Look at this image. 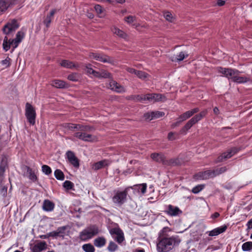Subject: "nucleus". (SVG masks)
<instances>
[{
    "label": "nucleus",
    "instance_id": "nucleus-57",
    "mask_svg": "<svg viewBox=\"0 0 252 252\" xmlns=\"http://www.w3.org/2000/svg\"><path fill=\"white\" fill-rule=\"evenodd\" d=\"M11 59L7 57L6 58L1 61V63L2 65H4L6 67H9L10 65Z\"/></svg>",
    "mask_w": 252,
    "mask_h": 252
},
{
    "label": "nucleus",
    "instance_id": "nucleus-45",
    "mask_svg": "<svg viewBox=\"0 0 252 252\" xmlns=\"http://www.w3.org/2000/svg\"><path fill=\"white\" fill-rule=\"evenodd\" d=\"M192 116V115L191 113L189 112V111H186V112L184 113L183 114L181 115L179 117V119L181 120V121H185L188 119L189 118Z\"/></svg>",
    "mask_w": 252,
    "mask_h": 252
},
{
    "label": "nucleus",
    "instance_id": "nucleus-52",
    "mask_svg": "<svg viewBox=\"0 0 252 252\" xmlns=\"http://www.w3.org/2000/svg\"><path fill=\"white\" fill-rule=\"evenodd\" d=\"M10 41L11 42V46H12V47L11 51V52H12L15 50V49L18 46L20 42H19V41H17L15 39H10Z\"/></svg>",
    "mask_w": 252,
    "mask_h": 252
},
{
    "label": "nucleus",
    "instance_id": "nucleus-61",
    "mask_svg": "<svg viewBox=\"0 0 252 252\" xmlns=\"http://www.w3.org/2000/svg\"><path fill=\"white\" fill-rule=\"evenodd\" d=\"M169 228L168 227H164L162 228V229L159 233V235H166L164 234V233L166 232L167 231H169Z\"/></svg>",
    "mask_w": 252,
    "mask_h": 252
},
{
    "label": "nucleus",
    "instance_id": "nucleus-17",
    "mask_svg": "<svg viewBox=\"0 0 252 252\" xmlns=\"http://www.w3.org/2000/svg\"><path fill=\"white\" fill-rule=\"evenodd\" d=\"M109 88L111 90L119 93H124L126 91L125 89L123 86L114 80H111L110 82Z\"/></svg>",
    "mask_w": 252,
    "mask_h": 252
},
{
    "label": "nucleus",
    "instance_id": "nucleus-2",
    "mask_svg": "<svg viewBox=\"0 0 252 252\" xmlns=\"http://www.w3.org/2000/svg\"><path fill=\"white\" fill-rule=\"evenodd\" d=\"M130 188L132 187H126L124 190H115L112 198L113 203L119 206L124 204L127 200L128 191Z\"/></svg>",
    "mask_w": 252,
    "mask_h": 252
},
{
    "label": "nucleus",
    "instance_id": "nucleus-48",
    "mask_svg": "<svg viewBox=\"0 0 252 252\" xmlns=\"http://www.w3.org/2000/svg\"><path fill=\"white\" fill-rule=\"evenodd\" d=\"M63 127L64 128L70 130H76V124L71 123H64L63 125Z\"/></svg>",
    "mask_w": 252,
    "mask_h": 252
},
{
    "label": "nucleus",
    "instance_id": "nucleus-13",
    "mask_svg": "<svg viewBox=\"0 0 252 252\" xmlns=\"http://www.w3.org/2000/svg\"><path fill=\"white\" fill-rule=\"evenodd\" d=\"M74 137L85 142H94L96 140V137L86 132H77L74 134Z\"/></svg>",
    "mask_w": 252,
    "mask_h": 252
},
{
    "label": "nucleus",
    "instance_id": "nucleus-4",
    "mask_svg": "<svg viewBox=\"0 0 252 252\" xmlns=\"http://www.w3.org/2000/svg\"><path fill=\"white\" fill-rule=\"evenodd\" d=\"M25 116L30 125L33 126L35 124L36 112L34 107L29 103L26 104Z\"/></svg>",
    "mask_w": 252,
    "mask_h": 252
},
{
    "label": "nucleus",
    "instance_id": "nucleus-44",
    "mask_svg": "<svg viewBox=\"0 0 252 252\" xmlns=\"http://www.w3.org/2000/svg\"><path fill=\"white\" fill-rule=\"evenodd\" d=\"M185 58V55L184 52H181L176 57H173L171 58L172 61L180 62L183 61Z\"/></svg>",
    "mask_w": 252,
    "mask_h": 252
},
{
    "label": "nucleus",
    "instance_id": "nucleus-37",
    "mask_svg": "<svg viewBox=\"0 0 252 252\" xmlns=\"http://www.w3.org/2000/svg\"><path fill=\"white\" fill-rule=\"evenodd\" d=\"M82 250L85 252H94L95 248L91 243L85 244L82 247Z\"/></svg>",
    "mask_w": 252,
    "mask_h": 252
},
{
    "label": "nucleus",
    "instance_id": "nucleus-1",
    "mask_svg": "<svg viewBox=\"0 0 252 252\" xmlns=\"http://www.w3.org/2000/svg\"><path fill=\"white\" fill-rule=\"evenodd\" d=\"M180 239L176 236L167 237L159 235L158 238L157 250L158 252H168L179 245Z\"/></svg>",
    "mask_w": 252,
    "mask_h": 252
},
{
    "label": "nucleus",
    "instance_id": "nucleus-59",
    "mask_svg": "<svg viewBox=\"0 0 252 252\" xmlns=\"http://www.w3.org/2000/svg\"><path fill=\"white\" fill-rule=\"evenodd\" d=\"M207 180L210 178H214V174L212 170H207L205 171Z\"/></svg>",
    "mask_w": 252,
    "mask_h": 252
},
{
    "label": "nucleus",
    "instance_id": "nucleus-42",
    "mask_svg": "<svg viewBox=\"0 0 252 252\" xmlns=\"http://www.w3.org/2000/svg\"><path fill=\"white\" fill-rule=\"evenodd\" d=\"M165 113L163 112L155 111L152 112L151 113V119L159 118L163 117Z\"/></svg>",
    "mask_w": 252,
    "mask_h": 252
},
{
    "label": "nucleus",
    "instance_id": "nucleus-11",
    "mask_svg": "<svg viewBox=\"0 0 252 252\" xmlns=\"http://www.w3.org/2000/svg\"><path fill=\"white\" fill-rule=\"evenodd\" d=\"M8 158L6 155H3L0 162V187H1V184L3 180V176L6 169L8 168Z\"/></svg>",
    "mask_w": 252,
    "mask_h": 252
},
{
    "label": "nucleus",
    "instance_id": "nucleus-20",
    "mask_svg": "<svg viewBox=\"0 0 252 252\" xmlns=\"http://www.w3.org/2000/svg\"><path fill=\"white\" fill-rule=\"evenodd\" d=\"M51 85L58 89H65L69 87V85L65 81L59 79H55L51 81Z\"/></svg>",
    "mask_w": 252,
    "mask_h": 252
},
{
    "label": "nucleus",
    "instance_id": "nucleus-40",
    "mask_svg": "<svg viewBox=\"0 0 252 252\" xmlns=\"http://www.w3.org/2000/svg\"><path fill=\"white\" fill-rule=\"evenodd\" d=\"M98 76L96 77L98 78H110L111 77V74L109 72L102 70L101 72H98Z\"/></svg>",
    "mask_w": 252,
    "mask_h": 252
},
{
    "label": "nucleus",
    "instance_id": "nucleus-23",
    "mask_svg": "<svg viewBox=\"0 0 252 252\" xmlns=\"http://www.w3.org/2000/svg\"><path fill=\"white\" fill-rule=\"evenodd\" d=\"M25 169L27 170V173L28 175V177L29 179L33 182H36L38 181V178L35 174L34 171L29 166L26 165L25 166Z\"/></svg>",
    "mask_w": 252,
    "mask_h": 252
},
{
    "label": "nucleus",
    "instance_id": "nucleus-24",
    "mask_svg": "<svg viewBox=\"0 0 252 252\" xmlns=\"http://www.w3.org/2000/svg\"><path fill=\"white\" fill-rule=\"evenodd\" d=\"M55 204L49 200H45L42 205V209L46 212H51L54 210Z\"/></svg>",
    "mask_w": 252,
    "mask_h": 252
},
{
    "label": "nucleus",
    "instance_id": "nucleus-27",
    "mask_svg": "<svg viewBox=\"0 0 252 252\" xmlns=\"http://www.w3.org/2000/svg\"><path fill=\"white\" fill-rule=\"evenodd\" d=\"M60 64L62 66H63L66 68H73L79 67V65L78 64H76L72 62L65 60L62 61V62L60 63Z\"/></svg>",
    "mask_w": 252,
    "mask_h": 252
},
{
    "label": "nucleus",
    "instance_id": "nucleus-30",
    "mask_svg": "<svg viewBox=\"0 0 252 252\" xmlns=\"http://www.w3.org/2000/svg\"><path fill=\"white\" fill-rule=\"evenodd\" d=\"M56 11L57 10L56 9H52L50 11L49 14L47 15L46 19L44 20L43 23L47 28H48L50 26L54 15L56 12Z\"/></svg>",
    "mask_w": 252,
    "mask_h": 252
},
{
    "label": "nucleus",
    "instance_id": "nucleus-64",
    "mask_svg": "<svg viewBox=\"0 0 252 252\" xmlns=\"http://www.w3.org/2000/svg\"><path fill=\"white\" fill-rule=\"evenodd\" d=\"M126 70L129 73H130L131 74H136V72L137 70L135 69L134 68H131V67H126Z\"/></svg>",
    "mask_w": 252,
    "mask_h": 252
},
{
    "label": "nucleus",
    "instance_id": "nucleus-35",
    "mask_svg": "<svg viewBox=\"0 0 252 252\" xmlns=\"http://www.w3.org/2000/svg\"><path fill=\"white\" fill-rule=\"evenodd\" d=\"M80 74L77 72L72 73L67 76V79L73 82H77L80 78Z\"/></svg>",
    "mask_w": 252,
    "mask_h": 252
},
{
    "label": "nucleus",
    "instance_id": "nucleus-9",
    "mask_svg": "<svg viewBox=\"0 0 252 252\" xmlns=\"http://www.w3.org/2000/svg\"><path fill=\"white\" fill-rule=\"evenodd\" d=\"M145 100H148L150 102H164L167 100L166 96L164 94H145Z\"/></svg>",
    "mask_w": 252,
    "mask_h": 252
},
{
    "label": "nucleus",
    "instance_id": "nucleus-46",
    "mask_svg": "<svg viewBox=\"0 0 252 252\" xmlns=\"http://www.w3.org/2000/svg\"><path fill=\"white\" fill-rule=\"evenodd\" d=\"M41 170L46 175H49L52 173L51 167L47 165H43L41 167Z\"/></svg>",
    "mask_w": 252,
    "mask_h": 252
},
{
    "label": "nucleus",
    "instance_id": "nucleus-34",
    "mask_svg": "<svg viewBox=\"0 0 252 252\" xmlns=\"http://www.w3.org/2000/svg\"><path fill=\"white\" fill-rule=\"evenodd\" d=\"M193 178L196 181L207 180L205 171L199 172L197 173L194 174L193 176Z\"/></svg>",
    "mask_w": 252,
    "mask_h": 252
},
{
    "label": "nucleus",
    "instance_id": "nucleus-62",
    "mask_svg": "<svg viewBox=\"0 0 252 252\" xmlns=\"http://www.w3.org/2000/svg\"><path fill=\"white\" fill-rule=\"evenodd\" d=\"M182 122H183V121H181V120L178 117L177 119V122L172 124V127H175L179 126Z\"/></svg>",
    "mask_w": 252,
    "mask_h": 252
},
{
    "label": "nucleus",
    "instance_id": "nucleus-51",
    "mask_svg": "<svg viewBox=\"0 0 252 252\" xmlns=\"http://www.w3.org/2000/svg\"><path fill=\"white\" fill-rule=\"evenodd\" d=\"M204 188V185H198L192 189V192L194 194H197L201 191Z\"/></svg>",
    "mask_w": 252,
    "mask_h": 252
},
{
    "label": "nucleus",
    "instance_id": "nucleus-49",
    "mask_svg": "<svg viewBox=\"0 0 252 252\" xmlns=\"http://www.w3.org/2000/svg\"><path fill=\"white\" fill-rule=\"evenodd\" d=\"M118 249V246L113 241H111L107 247V249L111 252L115 251Z\"/></svg>",
    "mask_w": 252,
    "mask_h": 252
},
{
    "label": "nucleus",
    "instance_id": "nucleus-10",
    "mask_svg": "<svg viewBox=\"0 0 252 252\" xmlns=\"http://www.w3.org/2000/svg\"><path fill=\"white\" fill-rule=\"evenodd\" d=\"M17 3V0H0V15Z\"/></svg>",
    "mask_w": 252,
    "mask_h": 252
},
{
    "label": "nucleus",
    "instance_id": "nucleus-36",
    "mask_svg": "<svg viewBox=\"0 0 252 252\" xmlns=\"http://www.w3.org/2000/svg\"><path fill=\"white\" fill-rule=\"evenodd\" d=\"M11 47V42L10 41V39H8L7 36H5L4 38L3 43H2V47L3 49L5 51H8Z\"/></svg>",
    "mask_w": 252,
    "mask_h": 252
},
{
    "label": "nucleus",
    "instance_id": "nucleus-15",
    "mask_svg": "<svg viewBox=\"0 0 252 252\" xmlns=\"http://www.w3.org/2000/svg\"><path fill=\"white\" fill-rule=\"evenodd\" d=\"M164 212L171 217L179 216L182 214V211L177 206H174L171 204L166 206V210Z\"/></svg>",
    "mask_w": 252,
    "mask_h": 252
},
{
    "label": "nucleus",
    "instance_id": "nucleus-50",
    "mask_svg": "<svg viewBox=\"0 0 252 252\" xmlns=\"http://www.w3.org/2000/svg\"><path fill=\"white\" fill-rule=\"evenodd\" d=\"M169 164L171 165H179L181 164V161L178 158H171L169 160Z\"/></svg>",
    "mask_w": 252,
    "mask_h": 252
},
{
    "label": "nucleus",
    "instance_id": "nucleus-31",
    "mask_svg": "<svg viewBox=\"0 0 252 252\" xmlns=\"http://www.w3.org/2000/svg\"><path fill=\"white\" fill-rule=\"evenodd\" d=\"M131 189L137 190L138 192H141V193L143 194L146 191L147 184L146 183H143L141 184L135 185H134Z\"/></svg>",
    "mask_w": 252,
    "mask_h": 252
},
{
    "label": "nucleus",
    "instance_id": "nucleus-43",
    "mask_svg": "<svg viewBox=\"0 0 252 252\" xmlns=\"http://www.w3.org/2000/svg\"><path fill=\"white\" fill-rule=\"evenodd\" d=\"M252 249V242L244 243L242 246V249L244 252L249 251Z\"/></svg>",
    "mask_w": 252,
    "mask_h": 252
},
{
    "label": "nucleus",
    "instance_id": "nucleus-12",
    "mask_svg": "<svg viewBox=\"0 0 252 252\" xmlns=\"http://www.w3.org/2000/svg\"><path fill=\"white\" fill-rule=\"evenodd\" d=\"M65 155L68 162L75 168H79L80 166L79 159L76 157L74 152L68 151Z\"/></svg>",
    "mask_w": 252,
    "mask_h": 252
},
{
    "label": "nucleus",
    "instance_id": "nucleus-26",
    "mask_svg": "<svg viewBox=\"0 0 252 252\" xmlns=\"http://www.w3.org/2000/svg\"><path fill=\"white\" fill-rule=\"evenodd\" d=\"M207 114V110H205L202 111L200 113L195 115L190 120L191 121L193 124L195 125L196 123L200 121L203 118H204Z\"/></svg>",
    "mask_w": 252,
    "mask_h": 252
},
{
    "label": "nucleus",
    "instance_id": "nucleus-6",
    "mask_svg": "<svg viewBox=\"0 0 252 252\" xmlns=\"http://www.w3.org/2000/svg\"><path fill=\"white\" fill-rule=\"evenodd\" d=\"M238 151L239 150L237 148L232 147L218 156V157L215 160L214 162L215 163H218L223 162V161L231 158L232 156L237 153Z\"/></svg>",
    "mask_w": 252,
    "mask_h": 252
},
{
    "label": "nucleus",
    "instance_id": "nucleus-19",
    "mask_svg": "<svg viewBox=\"0 0 252 252\" xmlns=\"http://www.w3.org/2000/svg\"><path fill=\"white\" fill-rule=\"evenodd\" d=\"M47 245L45 241H40L32 247V252H41L47 249Z\"/></svg>",
    "mask_w": 252,
    "mask_h": 252
},
{
    "label": "nucleus",
    "instance_id": "nucleus-5",
    "mask_svg": "<svg viewBox=\"0 0 252 252\" xmlns=\"http://www.w3.org/2000/svg\"><path fill=\"white\" fill-rule=\"evenodd\" d=\"M20 26V24L16 19L9 21L3 27L2 32L6 35H9L14 33Z\"/></svg>",
    "mask_w": 252,
    "mask_h": 252
},
{
    "label": "nucleus",
    "instance_id": "nucleus-14",
    "mask_svg": "<svg viewBox=\"0 0 252 252\" xmlns=\"http://www.w3.org/2000/svg\"><path fill=\"white\" fill-rule=\"evenodd\" d=\"M67 228V225L59 227L56 231L48 233V236L53 238L61 237L63 238L65 234V230Z\"/></svg>",
    "mask_w": 252,
    "mask_h": 252
},
{
    "label": "nucleus",
    "instance_id": "nucleus-55",
    "mask_svg": "<svg viewBox=\"0 0 252 252\" xmlns=\"http://www.w3.org/2000/svg\"><path fill=\"white\" fill-rule=\"evenodd\" d=\"M94 8L97 14L99 15L102 14L103 12L104 9L103 7L99 4H96L94 6Z\"/></svg>",
    "mask_w": 252,
    "mask_h": 252
},
{
    "label": "nucleus",
    "instance_id": "nucleus-25",
    "mask_svg": "<svg viewBox=\"0 0 252 252\" xmlns=\"http://www.w3.org/2000/svg\"><path fill=\"white\" fill-rule=\"evenodd\" d=\"M111 31L114 34L117 35L120 38L126 39L127 37V35L125 32L115 26L112 27Z\"/></svg>",
    "mask_w": 252,
    "mask_h": 252
},
{
    "label": "nucleus",
    "instance_id": "nucleus-8",
    "mask_svg": "<svg viewBox=\"0 0 252 252\" xmlns=\"http://www.w3.org/2000/svg\"><path fill=\"white\" fill-rule=\"evenodd\" d=\"M89 57L102 63H108L111 64L114 63L113 59L110 57L103 54H98L95 53H91Z\"/></svg>",
    "mask_w": 252,
    "mask_h": 252
},
{
    "label": "nucleus",
    "instance_id": "nucleus-63",
    "mask_svg": "<svg viewBox=\"0 0 252 252\" xmlns=\"http://www.w3.org/2000/svg\"><path fill=\"white\" fill-rule=\"evenodd\" d=\"M168 139L169 140H174L175 139V138L174 137V133L173 132H170L168 134Z\"/></svg>",
    "mask_w": 252,
    "mask_h": 252
},
{
    "label": "nucleus",
    "instance_id": "nucleus-38",
    "mask_svg": "<svg viewBox=\"0 0 252 252\" xmlns=\"http://www.w3.org/2000/svg\"><path fill=\"white\" fill-rule=\"evenodd\" d=\"M54 175L55 178L58 180L63 181L64 179V175L60 169H56L54 172Z\"/></svg>",
    "mask_w": 252,
    "mask_h": 252
},
{
    "label": "nucleus",
    "instance_id": "nucleus-21",
    "mask_svg": "<svg viewBox=\"0 0 252 252\" xmlns=\"http://www.w3.org/2000/svg\"><path fill=\"white\" fill-rule=\"evenodd\" d=\"M151 158L154 161L159 162L162 163L163 164H166V158L164 155L161 153H152L151 155Z\"/></svg>",
    "mask_w": 252,
    "mask_h": 252
},
{
    "label": "nucleus",
    "instance_id": "nucleus-39",
    "mask_svg": "<svg viewBox=\"0 0 252 252\" xmlns=\"http://www.w3.org/2000/svg\"><path fill=\"white\" fill-rule=\"evenodd\" d=\"M145 94L144 95H133L129 97V99L142 102L145 101Z\"/></svg>",
    "mask_w": 252,
    "mask_h": 252
},
{
    "label": "nucleus",
    "instance_id": "nucleus-3",
    "mask_svg": "<svg viewBox=\"0 0 252 252\" xmlns=\"http://www.w3.org/2000/svg\"><path fill=\"white\" fill-rule=\"evenodd\" d=\"M99 232L98 228L95 225H91L80 232L79 238L83 241L91 239Z\"/></svg>",
    "mask_w": 252,
    "mask_h": 252
},
{
    "label": "nucleus",
    "instance_id": "nucleus-28",
    "mask_svg": "<svg viewBox=\"0 0 252 252\" xmlns=\"http://www.w3.org/2000/svg\"><path fill=\"white\" fill-rule=\"evenodd\" d=\"M106 240L104 237H98L94 241V245L97 248H101L105 245Z\"/></svg>",
    "mask_w": 252,
    "mask_h": 252
},
{
    "label": "nucleus",
    "instance_id": "nucleus-54",
    "mask_svg": "<svg viewBox=\"0 0 252 252\" xmlns=\"http://www.w3.org/2000/svg\"><path fill=\"white\" fill-rule=\"evenodd\" d=\"M25 33L24 32L21 31H19L17 32L16 37L14 38L15 39L17 40V41H19V42H21L23 39L24 37Z\"/></svg>",
    "mask_w": 252,
    "mask_h": 252
},
{
    "label": "nucleus",
    "instance_id": "nucleus-18",
    "mask_svg": "<svg viewBox=\"0 0 252 252\" xmlns=\"http://www.w3.org/2000/svg\"><path fill=\"white\" fill-rule=\"evenodd\" d=\"M227 228V225H223L220 227L216 228L211 231H207L206 233L208 234L209 236H216L225 232Z\"/></svg>",
    "mask_w": 252,
    "mask_h": 252
},
{
    "label": "nucleus",
    "instance_id": "nucleus-22",
    "mask_svg": "<svg viewBox=\"0 0 252 252\" xmlns=\"http://www.w3.org/2000/svg\"><path fill=\"white\" fill-rule=\"evenodd\" d=\"M109 164V160L104 159L94 163L92 165V168L94 170H98L108 166Z\"/></svg>",
    "mask_w": 252,
    "mask_h": 252
},
{
    "label": "nucleus",
    "instance_id": "nucleus-41",
    "mask_svg": "<svg viewBox=\"0 0 252 252\" xmlns=\"http://www.w3.org/2000/svg\"><path fill=\"white\" fill-rule=\"evenodd\" d=\"M63 187L67 190L73 189L74 184L70 181L66 180L63 184Z\"/></svg>",
    "mask_w": 252,
    "mask_h": 252
},
{
    "label": "nucleus",
    "instance_id": "nucleus-56",
    "mask_svg": "<svg viewBox=\"0 0 252 252\" xmlns=\"http://www.w3.org/2000/svg\"><path fill=\"white\" fill-rule=\"evenodd\" d=\"M164 17L166 19V20L169 22H172L173 19V16L172 14L168 12H165L163 14Z\"/></svg>",
    "mask_w": 252,
    "mask_h": 252
},
{
    "label": "nucleus",
    "instance_id": "nucleus-47",
    "mask_svg": "<svg viewBox=\"0 0 252 252\" xmlns=\"http://www.w3.org/2000/svg\"><path fill=\"white\" fill-rule=\"evenodd\" d=\"M76 130H80V131H89L90 130L91 128L88 126H84L80 124H76Z\"/></svg>",
    "mask_w": 252,
    "mask_h": 252
},
{
    "label": "nucleus",
    "instance_id": "nucleus-53",
    "mask_svg": "<svg viewBox=\"0 0 252 252\" xmlns=\"http://www.w3.org/2000/svg\"><path fill=\"white\" fill-rule=\"evenodd\" d=\"M135 75L140 79H145L148 76L147 73L140 70H137Z\"/></svg>",
    "mask_w": 252,
    "mask_h": 252
},
{
    "label": "nucleus",
    "instance_id": "nucleus-60",
    "mask_svg": "<svg viewBox=\"0 0 252 252\" xmlns=\"http://www.w3.org/2000/svg\"><path fill=\"white\" fill-rule=\"evenodd\" d=\"M135 17L132 16H128L125 18V21L128 24H131L134 22Z\"/></svg>",
    "mask_w": 252,
    "mask_h": 252
},
{
    "label": "nucleus",
    "instance_id": "nucleus-32",
    "mask_svg": "<svg viewBox=\"0 0 252 252\" xmlns=\"http://www.w3.org/2000/svg\"><path fill=\"white\" fill-rule=\"evenodd\" d=\"M194 125L193 123L189 120L186 125L181 129L180 133L182 134H186L187 131Z\"/></svg>",
    "mask_w": 252,
    "mask_h": 252
},
{
    "label": "nucleus",
    "instance_id": "nucleus-7",
    "mask_svg": "<svg viewBox=\"0 0 252 252\" xmlns=\"http://www.w3.org/2000/svg\"><path fill=\"white\" fill-rule=\"evenodd\" d=\"M218 71L222 73L225 77L227 78L229 80L232 81V78L236 75V74H239L241 73L238 70L236 69H232L231 68H223L222 67H218Z\"/></svg>",
    "mask_w": 252,
    "mask_h": 252
},
{
    "label": "nucleus",
    "instance_id": "nucleus-29",
    "mask_svg": "<svg viewBox=\"0 0 252 252\" xmlns=\"http://www.w3.org/2000/svg\"><path fill=\"white\" fill-rule=\"evenodd\" d=\"M250 80V78L239 76V74H236V75L232 78V82L239 84L245 83Z\"/></svg>",
    "mask_w": 252,
    "mask_h": 252
},
{
    "label": "nucleus",
    "instance_id": "nucleus-33",
    "mask_svg": "<svg viewBox=\"0 0 252 252\" xmlns=\"http://www.w3.org/2000/svg\"><path fill=\"white\" fill-rule=\"evenodd\" d=\"M85 70L88 75H92L95 77L98 76V71L94 70L91 64H88L85 66Z\"/></svg>",
    "mask_w": 252,
    "mask_h": 252
},
{
    "label": "nucleus",
    "instance_id": "nucleus-58",
    "mask_svg": "<svg viewBox=\"0 0 252 252\" xmlns=\"http://www.w3.org/2000/svg\"><path fill=\"white\" fill-rule=\"evenodd\" d=\"M7 192V187L5 186L2 187L0 190V193L1 196L3 198H5L6 196Z\"/></svg>",
    "mask_w": 252,
    "mask_h": 252
},
{
    "label": "nucleus",
    "instance_id": "nucleus-16",
    "mask_svg": "<svg viewBox=\"0 0 252 252\" xmlns=\"http://www.w3.org/2000/svg\"><path fill=\"white\" fill-rule=\"evenodd\" d=\"M110 233L111 235L115 234L117 235L115 238V240L119 244L123 242L125 239L124 233L120 228H113L110 230Z\"/></svg>",
    "mask_w": 252,
    "mask_h": 252
}]
</instances>
